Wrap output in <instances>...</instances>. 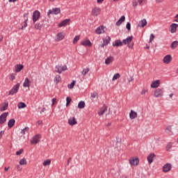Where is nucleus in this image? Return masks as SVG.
I'll return each instance as SVG.
<instances>
[{
    "label": "nucleus",
    "instance_id": "f257e3e1",
    "mask_svg": "<svg viewBox=\"0 0 178 178\" xmlns=\"http://www.w3.org/2000/svg\"><path fill=\"white\" fill-rule=\"evenodd\" d=\"M65 70H67V66L66 65H56L55 67V72H56V73H59V74Z\"/></svg>",
    "mask_w": 178,
    "mask_h": 178
},
{
    "label": "nucleus",
    "instance_id": "f03ea898",
    "mask_svg": "<svg viewBox=\"0 0 178 178\" xmlns=\"http://www.w3.org/2000/svg\"><path fill=\"white\" fill-rule=\"evenodd\" d=\"M20 87V83H17L13 88L9 91V95H15L18 91Z\"/></svg>",
    "mask_w": 178,
    "mask_h": 178
},
{
    "label": "nucleus",
    "instance_id": "7ed1b4c3",
    "mask_svg": "<svg viewBox=\"0 0 178 178\" xmlns=\"http://www.w3.org/2000/svg\"><path fill=\"white\" fill-rule=\"evenodd\" d=\"M129 163L130 165H134V166H138V163H140V159L137 156L132 157L129 159Z\"/></svg>",
    "mask_w": 178,
    "mask_h": 178
},
{
    "label": "nucleus",
    "instance_id": "20e7f679",
    "mask_svg": "<svg viewBox=\"0 0 178 178\" xmlns=\"http://www.w3.org/2000/svg\"><path fill=\"white\" fill-rule=\"evenodd\" d=\"M40 140H41V135L38 134L33 137L31 143L38 144L40 143Z\"/></svg>",
    "mask_w": 178,
    "mask_h": 178
},
{
    "label": "nucleus",
    "instance_id": "39448f33",
    "mask_svg": "<svg viewBox=\"0 0 178 178\" xmlns=\"http://www.w3.org/2000/svg\"><path fill=\"white\" fill-rule=\"evenodd\" d=\"M40 16H41V13L38 10H35L33 13V22L35 23L38 19H40Z\"/></svg>",
    "mask_w": 178,
    "mask_h": 178
},
{
    "label": "nucleus",
    "instance_id": "423d86ee",
    "mask_svg": "<svg viewBox=\"0 0 178 178\" xmlns=\"http://www.w3.org/2000/svg\"><path fill=\"white\" fill-rule=\"evenodd\" d=\"M8 115L9 113H3L0 115V124H3L6 122V119L8 118Z\"/></svg>",
    "mask_w": 178,
    "mask_h": 178
},
{
    "label": "nucleus",
    "instance_id": "0eeeda50",
    "mask_svg": "<svg viewBox=\"0 0 178 178\" xmlns=\"http://www.w3.org/2000/svg\"><path fill=\"white\" fill-rule=\"evenodd\" d=\"M163 62V63H165V65H169V63H170V62H172V56L168 54V55L164 56Z\"/></svg>",
    "mask_w": 178,
    "mask_h": 178
},
{
    "label": "nucleus",
    "instance_id": "6e6552de",
    "mask_svg": "<svg viewBox=\"0 0 178 178\" xmlns=\"http://www.w3.org/2000/svg\"><path fill=\"white\" fill-rule=\"evenodd\" d=\"M70 22V19H65L58 24V27H66Z\"/></svg>",
    "mask_w": 178,
    "mask_h": 178
},
{
    "label": "nucleus",
    "instance_id": "1a4fd4ad",
    "mask_svg": "<svg viewBox=\"0 0 178 178\" xmlns=\"http://www.w3.org/2000/svg\"><path fill=\"white\" fill-rule=\"evenodd\" d=\"M106 111H108V106H106V104H104L98 112L99 115L102 116V115H104V113H105Z\"/></svg>",
    "mask_w": 178,
    "mask_h": 178
},
{
    "label": "nucleus",
    "instance_id": "9d476101",
    "mask_svg": "<svg viewBox=\"0 0 178 178\" xmlns=\"http://www.w3.org/2000/svg\"><path fill=\"white\" fill-rule=\"evenodd\" d=\"M177 27H178L177 24H175V23L172 24L170 26V33H176V31H177Z\"/></svg>",
    "mask_w": 178,
    "mask_h": 178
},
{
    "label": "nucleus",
    "instance_id": "9b49d317",
    "mask_svg": "<svg viewBox=\"0 0 178 178\" xmlns=\"http://www.w3.org/2000/svg\"><path fill=\"white\" fill-rule=\"evenodd\" d=\"M170 169H172V164L166 163L163 167V172H164L165 173H168V172H169V170H170Z\"/></svg>",
    "mask_w": 178,
    "mask_h": 178
},
{
    "label": "nucleus",
    "instance_id": "f8f14e48",
    "mask_svg": "<svg viewBox=\"0 0 178 178\" xmlns=\"http://www.w3.org/2000/svg\"><path fill=\"white\" fill-rule=\"evenodd\" d=\"M81 45H83V47H92V43L90 40L87 39L86 40H83L81 43Z\"/></svg>",
    "mask_w": 178,
    "mask_h": 178
},
{
    "label": "nucleus",
    "instance_id": "ddd939ff",
    "mask_svg": "<svg viewBox=\"0 0 178 178\" xmlns=\"http://www.w3.org/2000/svg\"><path fill=\"white\" fill-rule=\"evenodd\" d=\"M163 88H157L156 89V97L157 98H162L163 96Z\"/></svg>",
    "mask_w": 178,
    "mask_h": 178
},
{
    "label": "nucleus",
    "instance_id": "4468645a",
    "mask_svg": "<svg viewBox=\"0 0 178 178\" xmlns=\"http://www.w3.org/2000/svg\"><path fill=\"white\" fill-rule=\"evenodd\" d=\"M99 13H101V8H95L92 10V16H98Z\"/></svg>",
    "mask_w": 178,
    "mask_h": 178
},
{
    "label": "nucleus",
    "instance_id": "2eb2a0df",
    "mask_svg": "<svg viewBox=\"0 0 178 178\" xmlns=\"http://www.w3.org/2000/svg\"><path fill=\"white\" fill-rule=\"evenodd\" d=\"M68 124H70V126H74V124H77V121L76 120V118H70L68 120Z\"/></svg>",
    "mask_w": 178,
    "mask_h": 178
},
{
    "label": "nucleus",
    "instance_id": "dca6fc26",
    "mask_svg": "<svg viewBox=\"0 0 178 178\" xmlns=\"http://www.w3.org/2000/svg\"><path fill=\"white\" fill-rule=\"evenodd\" d=\"M131 41H133V36H129L122 40V44H124L126 45L127 44H130Z\"/></svg>",
    "mask_w": 178,
    "mask_h": 178
},
{
    "label": "nucleus",
    "instance_id": "f3484780",
    "mask_svg": "<svg viewBox=\"0 0 178 178\" xmlns=\"http://www.w3.org/2000/svg\"><path fill=\"white\" fill-rule=\"evenodd\" d=\"M16 123V120L15 119H10L8 122V127L9 129H12L15 126V124Z\"/></svg>",
    "mask_w": 178,
    "mask_h": 178
},
{
    "label": "nucleus",
    "instance_id": "a211bd4d",
    "mask_svg": "<svg viewBox=\"0 0 178 178\" xmlns=\"http://www.w3.org/2000/svg\"><path fill=\"white\" fill-rule=\"evenodd\" d=\"M23 67H24L23 65L17 64V65H15V72H17V73L22 72V70H23Z\"/></svg>",
    "mask_w": 178,
    "mask_h": 178
},
{
    "label": "nucleus",
    "instance_id": "6ab92c4d",
    "mask_svg": "<svg viewBox=\"0 0 178 178\" xmlns=\"http://www.w3.org/2000/svg\"><path fill=\"white\" fill-rule=\"evenodd\" d=\"M154 158H155V154L152 153L147 156V161L149 163H152L154 162Z\"/></svg>",
    "mask_w": 178,
    "mask_h": 178
},
{
    "label": "nucleus",
    "instance_id": "aec40b11",
    "mask_svg": "<svg viewBox=\"0 0 178 178\" xmlns=\"http://www.w3.org/2000/svg\"><path fill=\"white\" fill-rule=\"evenodd\" d=\"M123 45V42L120 40H115V43H113V47H122Z\"/></svg>",
    "mask_w": 178,
    "mask_h": 178
},
{
    "label": "nucleus",
    "instance_id": "412c9836",
    "mask_svg": "<svg viewBox=\"0 0 178 178\" xmlns=\"http://www.w3.org/2000/svg\"><path fill=\"white\" fill-rule=\"evenodd\" d=\"M129 118L131 120L136 119V118H137V112L131 110L130 113H129Z\"/></svg>",
    "mask_w": 178,
    "mask_h": 178
},
{
    "label": "nucleus",
    "instance_id": "4be33fe9",
    "mask_svg": "<svg viewBox=\"0 0 178 178\" xmlns=\"http://www.w3.org/2000/svg\"><path fill=\"white\" fill-rule=\"evenodd\" d=\"M113 60H115V58L112 56H110L105 60V63L106 65H111Z\"/></svg>",
    "mask_w": 178,
    "mask_h": 178
},
{
    "label": "nucleus",
    "instance_id": "5701e85b",
    "mask_svg": "<svg viewBox=\"0 0 178 178\" xmlns=\"http://www.w3.org/2000/svg\"><path fill=\"white\" fill-rule=\"evenodd\" d=\"M147 26V20L145 19H142L138 24V27H145Z\"/></svg>",
    "mask_w": 178,
    "mask_h": 178
},
{
    "label": "nucleus",
    "instance_id": "b1692460",
    "mask_svg": "<svg viewBox=\"0 0 178 178\" xmlns=\"http://www.w3.org/2000/svg\"><path fill=\"white\" fill-rule=\"evenodd\" d=\"M63 38H65V35H63V33H58L56 35V41L59 42V41H62V40H63Z\"/></svg>",
    "mask_w": 178,
    "mask_h": 178
},
{
    "label": "nucleus",
    "instance_id": "393cba45",
    "mask_svg": "<svg viewBox=\"0 0 178 178\" xmlns=\"http://www.w3.org/2000/svg\"><path fill=\"white\" fill-rule=\"evenodd\" d=\"M126 20V17L124 15H122L120 19L116 22V26H120Z\"/></svg>",
    "mask_w": 178,
    "mask_h": 178
},
{
    "label": "nucleus",
    "instance_id": "a878e982",
    "mask_svg": "<svg viewBox=\"0 0 178 178\" xmlns=\"http://www.w3.org/2000/svg\"><path fill=\"white\" fill-rule=\"evenodd\" d=\"M31 82L30 81V79H29V78H26L25 79V81H24V83H23V87H30V83H31Z\"/></svg>",
    "mask_w": 178,
    "mask_h": 178
},
{
    "label": "nucleus",
    "instance_id": "bb28decb",
    "mask_svg": "<svg viewBox=\"0 0 178 178\" xmlns=\"http://www.w3.org/2000/svg\"><path fill=\"white\" fill-rule=\"evenodd\" d=\"M78 108L79 109H84V108H86V102H84L83 101L79 102L78 104Z\"/></svg>",
    "mask_w": 178,
    "mask_h": 178
},
{
    "label": "nucleus",
    "instance_id": "cd10ccee",
    "mask_svg": "<svg viewBox=\"0 0 178 178\" xmlns=\"http://www.w3.org/2000/svg\"><path fill=\"white\" fill-rule=\"evenodd\" d=\"M178 46V41L175 40L171 44V49H176Z\"/></svg>",
    "mask_w": 178,
    "mask_h": 178
},
{
    "label": "nucleus",
    "instance_id": "c85d7f7f",
    "mask_svg": "<svg viewBox=\"0 0 178 178\" xmlns=\"http://www.w3.org/2000/svg\"><path fill=\"white\" fill-rule=\"evenodd\" d=\"M26 106H27V105H26L24 102H19L17 104V107L19 109H23V108H26Z\"/></svg>",
    "mask_w": 178,
    "mask_h": 178
},
{
    "label": "nucleus",
    "instance_id": "c756f323",
    "mask_svg": "<svg viewBox=\"0 0 178 178\" xmlns=\"http://www.w3.org/2000/svg\"><path fill=\"white\" fill-rule=\"evenodd\" d=\"M8 105H9V103L8 102H6L5 104H3L2 107L1 108V112H3V111H6V109H8Z\"/></svg>",
    "mask_w": 178,
    "mask_h": 178
},
{
    "label": "nucleus",
    "instance_id": "7c9ffc66",
    "mask_svg": "<svg viewBox=\"0 0 178 178\" xmlns=\"http://www.w3.org/2000/svg\"><path fill=\"white\" fill-rule=\"evenodd\" d=\"M53 13L54 15H59V13H60V8H53Z\"/></svg>",
    "mask_w": 178,
    "mask_h": 178
},
{
    "label": "nucleus",
    "instance_id": "2f4dec72",
    "mask_svg": "<svg viewBox=\"0 0 178 178\" xmlns=\"http://www.w3.org/2000/svg\"><path fill=\"white\" fill-rule=\"evenodd\" d=\"M60 80H62V78L60 76V75H56L54 78V81L56 84H58Z\"/></svg>",
    "mask_w": 178,
    "mask_h": 178
},
{
    "label": "nucleus",
    "instance_id": "473e14b6",
    "mask_svg": "<svg viewBox=\"0 0 178 178\" xmlns=\"http://www.w3.org/2000/svg\"><path fill=\"white\" fill-rule=\"evenodd\" d=\"M42 28V24L36 23V24H35V30H41Z\"/></svg>",
    "mask_w": 178,
    "mask_h": 178
},
{
    "label": "nucleus",
    "instance_id": "72a5a7b5",
    "mask_svg": "<svg viewBox=\"0 0 178 178\" xmlns=\"http://www.w3.org/2000/svg\"><path fill=\"white\" fill-rule=\"evenodd\" d=\"M120 78V74L119 73H116L115 74H114V76H113V81H115V80H118V79Z\"/></svg>",
    "mask_w": 178,
    "mask_h": 178
},
{
    "label": "nucleus",
    "instance_id": "f704fd0d",
    "mask_svg": "<svg viewBox=\"0 0 178 178\" xmlns=\"http://www.w3.org/2000/svg\"><path fill=\"white\" fill-rule=\"evenodd\" d=\"M19 165H27V161L26 160V159H22L19 162Z\"/></svg>",
    "mask_w": 178,
    "mask_h": 178
},
{
    "label": "nucleus",
    "instance_id": "c9c22d12",
    "mask_svg": "<svg viewBox=\"0 0 178 178\" xmlns=\"http://www.w3.org/2000/svg\"><path fill=\"white\" fill-rule=\"evenodd\" d=\"M75 85H76V81H72V82L70 84H69L67 87L68 88H70V90H72V88H73Z\"/></svg>",
    "mask_w": 178,
    "mask_h": 178
},
{
    "label": "nucleus",
    "instance_id": "e433bc0d",
    "mask_svg": "<svg viewBox=\"0 0 178 178\" xmlns=\"http://www.w3.org/2000/svg\"><path fill=\"white\" fill-rule=\"evenodd\" d=\"M111 41V37L108 36L107 38L103 39V42H105L106 45H108Z\"/></svg>",
    "mask_w": 178,
    "mask_h": 178
},
{
    "label": "nucleus",
    "instance_id": "4c0bfd02",
    "mask_svg": "<svg viewBox=\"0 0 178 178\" xmlns=\"http://www.w3.org/2000/svg\"><path fill=\"white\" fill-rule=\"evenodd\" d=\"M88 72H90V68L83 69V70L81 72V74H83V76H86Z\"/></svg>",
    "mask_w": 178,
    "mask_h": 178
},
{
    "label": "nucleus",
    "instance_id": "58836bf2",
    "mask_svg": "<svg viewBox=\"0 0 178 178\" xmlns=\"http://www.w3.org/2000/svg\"><path fill=\"white\" fill-rule=\"evenodd\" d=\"M91 98H98V93L97 92H93L90 93Z\"/></svg>",
    "mask_w": 178,
    "mask_h": 178
},
{
    "label": "nucleus",
    "instance_id": "ea45409f",
    "mask_svg": "<svg viewBox=\"0 0 178 178\" xmlns=\"http://www.w3.org/2000/svg\"><path fill=\"white\" fill-rule=\"evenodd\" d=\"M66 101H67L66 106H69L70 105V102H72V98L67 97L66 98Z\"/></svg>",
    "mask_w": 178,
    "mask_h": 178
},
{
    "label": "nucleus",
    "instance_id": "a19ab883",
    "mask_svg": "<svg viewBox=\"0 0 178 178\" xmlns=\"http://www.w3.org/2000/svg\"><path fill=\"white\" fill-rule=\"evenodd\" d=\"M47 165H51V160L47 159L43 162V166H47Z\"/></svg>",
    "mask_w": 178,
    "mask_h": 178
},
{
    "label": "nucleus",
    "instance_id": "79ce46f5",
    "mask_svg": "<svg viewBox=\"0 0 178 178\" xmlns=\"http://www.w3.org/2000/svg\"><path fill=\"white\" fill-rule=\"evenodd\" d=\"M126 29L127 30H128V31H130L131 30V24H130V22L127 23Z\"/></svg>",
    "mask_w": 178,
    "mask_h": 178
},
{
    "label": "nucleus",
    "instance_id": "37998d69",
    "mask_svg": "<svg viewBox=\"0 0 178 178\" xmlns=\"http://www.w3.org/2000/svg\"><path fill=\"white\" fill-rule=\"evenodd\" d=\"M95 32L97 34H102V31H101V26L97 27L95 29Z\"/></svg>",
    "mask_w": 178,
    "mask_h": 178
},
{
    "label": "nucleus",
    "instance_id": "c03bdc74",
    "mask_svg": "<svg viewBox=\"0 0 178 178\" xmlns=\"http://www.w3.org/2000/svg\"><path fill=\"white\" fill-rule=\"evenodd\" d=\"M151 88H156V80L152 81Z\"/></svg>",
    "mask_w": 178,
    "mask_h": 178
},
{
    "label": "nucleus",
    "instance_id": "a18cd8bd",
    "mask_svg": "<svg viewBox=\"0 0 178 178\" xmlns=\"http://www.w3.org/2000/svg\"><path fill=\"white\" fill-rule=\"evenodd\" d=\"M79 40H80V36L76 35L73 40V44H76Z\"/></svg>",
    "mask_w": 178,
    "mask_h": 178
},
{
    "label": "nucleus",
    "instance_id": "49530a36",
    "mask_svg": "<svg viewBox=\"0 0 178 178\" xmlns=\"http://www.w3.org/2000/svg\"><path fill=\"white\" fill-rule=\"evenodd\" d=\"M172 143H169L167 145V146H166V150H167V151H169V149H170L172 148Z\"/></svg>",
    "mask_w": 178,
    "mask_h": 178
},
{
    "label": "nucleus",
    "instance_id": "de8ad7c7",
    "mask_svg": "<svg viewBox=\"0 0 178 178\" xmlns=\"http://www.w3.org/2000/svg\"><path fill=\"white\" fill-rule=\"evenodd\" d=\"M154 38H155V35L154 33H152L149 37V42H152V41H154Z\"/></svg>",
    "mask_w": 178,
    "mask_h": 178
},
{
    "label": "nucleus",
    "instance_id": "09e8293b",
    "mask_svg": "<svg viewBox=\"0 0 178 178\" xmlns=\"http://www.w3.org/2000/svg\"><path fill=\"white\" fill-rule=\"evenodd\" d=\"M24 151V150L23 149H20L19 151L16 152V155H22V154H23Z\"/></svg>",
    "mask_w": 178,
    "mask_h": 178
},
{
    "label": "nucleus",
    "instance_id": "8fccbe9b",
    "mask_svg": "<svg viewBox=\"0 0 178 178\" xmlns=\"http://www.w3.org/2000/svg\"><path fill=\"white\" fill-rule=\"evenodd\" d=\"M27 22H29V19H25V21L22 23L23 27H27Z\"/></svg>",
    "mask_w": 178,
    "mask_h": 178
},
{
    "label": "nucleus",
    "instance_id": "3c124183",
    "mask_svg": "<svg viewBox=\"0 0 178 178\" xmlns=\"http://www.w3.org/2000/svg\"><path fill=\"white\" fill-rule=\"evenodd\" d=\"M26 130H29V127H25L24 129L22 130V134H26Z\"/></svg>",
    "mask_w": 178,
    "mask_h": 178
},
{
    "label": "nucleus",
    "instance_id": "603ef678",
    "mask_svg": "<svg viewBox=\"0 0 178 178\" xmlns=\"http://www.w3.org/2000/svg\"><path fill=\"white\" fill-rule=\"evenodd\" d=\"M52 13H54V10H49L47 12V16H50Z\"/></svg>",
    "mask_w": 178,
    "mask_h": 178
},
{
    "label": "nucleus",
    "instance_id": "864d4df0",
    "mask_svg": "<svg viewBox=\"0 0 178 178\" xmlns=\"http://www.w3.org/2000/svg\"><path fill=\"white\" fill-rule=\"evenodd\" d=\"M165 130H167L168 131H170V133H172V126H169Z\"/></svg>",
    "mask_w": 178,
    "mask_h": 178
},
{
    "label": "nucleus",
    "instance_id": "5fc2aeb1",
    "mask_svg": "<svg viewBox=\"0 0 178 178\" xmlns=\"http://www.w3.org/2000/svg\"><path fill=\"white\" fill-rule=\"evenodd\" d=\"M100 30L102 31V33H105V26H100Z\"/></svg>",
    "mask_w": 178,
    "mask_h": 178
},
{
    "label": "nucleus",
    "instance_id": "6e6d98bb",
    "mask_svg": "<svg viewBox=\"0 0 178 178\" xmlns=\"http://www.w3.org/2000/svg\"><path fill=\"white\" fill-rule=\"evenodd\" d=\"M16 168H17L18 172H20V170H22V167L20 166V165H17Z\"/></svg>",
    "mask_w": 178,
    "mask_h": 178
},
{
    "label": "nucleus",
    "instance_id": "4d7b16f0",
    "mask_svg": "<svg viewBox=\"0 0 178 178\" xmlns=\"http://www.w3.org/2000/svg\"><path fill=\"white\" fill-rule=\"evenodd\" d=\"M16 79V76H15V74H12L10 76V79L15 80Z\"/></svg>",
    "mask_w": 178,
    "mask_h": 178
},
{
    "label": "nucleus",
    "instance_id": "13d9d810",
    "mask_svg": "<svg viewBox=\"0 0 178 178\" xmlns=\"http://www.w3.org/2000/svg\"><path fill=\"white\" fill-rule=\"evenodd\" d=\"M132 5H133L134 8H136V6H137V5H138L137 1H134L132 2Z\"/></svg>",
    "mask_w": 178,
    "mask_h": 178
},
{
    "label": "nucleus",
    "instance_id": "bf43d9fd",
    "mask_svg": "<svg viewBox=\"0 0 178 178\" xmlns=\"http://www.w3.org/2000/svg\"><path fill=\"white\" fill-rule=\"evenodd\" d=\"M159 86H161V81L156 80V88H158V87H159Z\"/></svg>",
    "mask_w": 178,
    "mask_h": 178
},
{
    "label": "nucleus",
    "instance_id": "052dcab7",
    "mask_svg": "<svg viewBox=\"0 0 178 178\" xmlns=\"http://www.w3.org/2000/svg\"><path fill=\"white\" fill-rule=\"evenodd\" d=\"M174 22H176L177 23H178V14L175 16Z\"/></svg>",
    "mask_w": 178,
    "mask_h": 178
},
{
    "label": "nucleus",
    "instance_id": "680f3d73",
    "mask_svg": "<svg viewBox=\"0 0 178 178\" xmlns=\"http://www.w3.org/2000/svg\"><path fill=\"white\" fill-rule=\"evenodd\" d=\"M4 134H5V131H0V139L2 138V136H3Z\"/></svg>",
    "mask_w": 178,
    "mask_h": 178
},
{
    "label": "nucleus",
    "instance_id": "e2e57ef3",
    "mask_svg": "<svg viewBox=\"0 0 178 178\" xmlns=\"http://www.w3.org/2000/svg\"><path fill=\"white\" fill-rule=\"evenodd\" d=\"M51 101H52V105H53V106L55 105V102H56V98H53V99H51Z\"/></svg>",
    "mask_w": 178,
    "mask_h": 178
},
{
    "label": "nucleus",
    "instance_id": "0e129e2a",
    "mask_svg": "<svg viewBox=\"0 0 178 178\" xmlns=\"http://www.w3.org/2000/svg\"><path fill=\"white\" fill-rule=\"evenodd\" d=\"M134 46V43L128 44V47H129V48H133Z\"/></svg>",
    "mask_w": 178,
    "mask_h": 178
},
{
    "label": "nucleus",
    "instance_id": "69168bd1",
    "mask_svg": "<svg viewBox=\"0 0 178 178\" xmlns=\"http://www.w3.org/2000/svg\"><path fill=\"white\" fill-rule=\"evenodd\" d=\"M147 91H148V90H143L141 91L140 94L143 95L145 94V92H147Z\"/></svg>",
    "mask_w": 178,
    "mask_h": 178
},
{
    "label": "nucleus",
    "instance_id": "338daca9",
    "mask_svg": "<svg viewBox=\"0 0 178 178\" xmlns=\"http://www.w3.org/2000/svg\"><path fill=\"white\" fill-rule=\"evenodd\" d=\"M133 80H134V78L131 76V78L129 79V83H131V81H133Z\"/></svg>",
    "mask_w": 178,
    "mask_h": 178
},
{
    "label": "nucleus",
    "instance_id": "774afa93",
    "mask_svg": "<svg viewBox=\"0 0 178 178\" xmlns=\"http://www.w3.org/2000/svg\"><path fill=\"white\" fill-rule=\"evenodd\" d=\"M107 44L105 43V42H104V43H102V44H101V47H102V48H104V47H105V46H106Z\"/></svg>",
    "mask_w": 178,
    "mask_h": 178
}]
</instances>
